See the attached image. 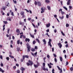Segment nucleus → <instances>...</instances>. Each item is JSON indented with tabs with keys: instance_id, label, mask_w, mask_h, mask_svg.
I'll return each instance as SVG.
<instances>
[{
	"instance_id": "obj_6",
	"label": "nucleus",
	"mask_w": 73,
	"mask_h": 73,
	"mask_svg": "<svg viewBox=\"0 0 73 73\" xmlns=\"http://www.w3.org/2000/svg\"><path fill=\"white\" fill-rule=\"evenodd\" d=\"M58 46H59V47L60 48H61L62 47V45L61 42H59V43H58Z\"/></svg>"
},
{
	"instance_id": "obj_19",
	"label": "nucleus",
	"mask_w": 73,
	"mask_h": 73,
	"mask_svg": "<svg viewBox=\"0 0 73 73\" xmlns=\"http://www.w3.org/2000/svg\"><path fill=\"white\" fill-rule=\"evenodd\" d=\"M47 8L48 9V10H50V7L49 6H48L47 7Z\"/></svg>"
},
{
	"instance_id": "obj_60",
	"label": "nucleus",
	"mask_w": 73,
	"mask_h": 73,
	"mask_svg": "<svg viewBox=\"0 0 73 73\" xmlns=\"http://www.w3.org/2000/svg\"><path fill=\"white\" fill-rule=\"evenodd\" d=\"M11 15L13 16H14V14H13V12H12L11 13Z\"/></svg>"
},
{
	"instance_id": "obj_64",
	"label": "nucleus",
	"mask_w": 73,
	"mask_h": 73,
	"mask_svg": "<svg viewBox=\"0 0 73 73\" xmlns=\"http://www.w3.org/2000/svg\"><path fill=\"white\" fill-rule=\"evenodd\" d=\"M52 52H54V48L53 47L52 48Z\"/></svg>"
},
{
	"instance_id": "obj_15",
	"label": "nucleus",
	"mask_w": 73,
	"mask_h": 73,
	"mask_svg": "<svg viewBox=\"0 0 73 73\" xmlns=\"http://www.w3.org/2000/svg\"><path fill=\"white\" fill-rule=\"evenodd\" d=\"M45 2L47 3H50V1L49 0H46Z\"/></svg>"
},
{
	"instance_id": "obj_13",
	"label": "nucleus",
	"mask_w": 73,
	"mask_h": 73,
	"mask_svg": "<svg viewBox=\"0 0 73 73\" xmlns=\"http://www.w3.org/2000/svg\"><path fill=\"white\" fill-rule=\"evenodd\" d=\"M42 68L43 70H46V69L45 68V66H43Z\"/></svg>"
},
{
	"instance_id": "obj_5",
	"label": "nucleus",
	"mask_w": 73,
	"mask_h": 73,
	"mask_svg": "<svg viewBox=\"0 0 73 73\" xmlns=\"http://www.w3.org/2000/svg\"><path fill=\"white\" fill-rule=\"evenodd\" d=\"M31 53L32 56H34V57H35L36 55H37V52H36L35 53H34V54L32 52H31Z\"/></svg>"
},
{
	"instance_id": "obj_17",
	"label": "nucleus",
	"mask_w": 73,
	"mask_h": 73,
	"mask_svg": "<svg viewBox=\"0 0 73 73\" xmlns=\"http://www.w3.org/2000/svg\"><path fill=\"white\" fill-rule=\"evenodd\" d=\"M30 36L31 37L33 38H35V36H34V35H32L31 33L30 34Z\"/></svg>"
},
{
	"instance_id": "obj_12",
	"label": "nucleus",
	"mask_w": 73,
	"mask_h": 73,
	"mask_svg": "<svg viewBox=\"0 0 73 73\" xmlns=\"http://www.w3.org/2000/svg\"><path fill=\"white\" fill-rule=\"evenodd\" d=\"M29 41H30V39H29V38H26L25 39V41L26 42H27L28 41V42H29Z\"/></svg>"
},
{
	"instance_id": "obj_18",
	"label": "nucleus",
	"mask_w": 73,
	"mask_h": 73,
	"mask_svg": "<svg viewBox=\"0 0 73 73\" xmlns=\"http://www.w3.org/2000/svg\"><path fill=\"white\" fill-rule=\"evenodd\" d=\"M16 32L17 33H20V31H19V29H17L16 30Z\"/></svg>"
},
{
	"instance_id": "obj_16",
	"label": "nucleus",
	"mask_w": 73,
	"mask_h": 73,
	"mask_svg": "<svg viewBox=\"0 0 73 73\" xmlns=\"http://www.w3.org/2000/svg\"><path fill=\"white\" fill-rule=\"evenodd\" d=\"M42 41L44 42V44L45 45V44H46V40H45V39H43V40Z\"/></svg>"
},
{
	"instance_id": "obj_24",
	"label": "nucleus",
	"mask_w": 73,
	"mask_h": 73,
	"mask_svg": "<svg viewBox=\"0 0 73 73\" xmlns=\"http://www.w3.org/2000/svg\"><path fill=\"white\" fill-rule=\"evenodd\" d=\"M3 23L5 24H7L8 23V22H7V21H3Z\"/></svg>"
},
{
	"instance_id": "obj_45",
	"label": "nucleus",
	"mask_w": 73,
	"mask_h": 73,
	"mask_svg": "<svg viewBox=\"0 0 73 73\" xmlns=\"http://www.w3.org/2000/svg\"><path fill=\"white\" fill-rule=\"evenodd\" d=\"M47 57L48 58H50V56L49 55H48L47 56Z\"/></svg>"
},
{
	"instance_id": "obj_27",
	"label": "nucleus",
	"mask_w": 73,
	"mask_h": 73,
	"mask_svg": "<svg viewBox=\"0 0 73 73\" xmlns=\"http://www.w3.org/2000/svg\"><path fill=\"white\" fill-rule=\"evenodd\" d=\"M9 56L10 57H11V58H14V57H13V56H12L11 55H10Z\"/></svg>"
},
{
	"instance_id": "obj_54",
	"label": "nucleus",
	"mask_w": 73,
	"mask_h": 73,
	"mask_svg": "<svg viewBox=\"0 0 73 73\" xmlns=\"http://www.w3.org/2000/svg\"><path fill=\"white\" fill-rule=\"evenodd\" d=\"M23 61H24V59H21V62H23Z\"/></svg>"
},
{
	"instance_id": "obj_44",
	"label": "nucleus",
	"mask_w": 73,
	"mask_h": 73,
	"mask_svg": "<svg viewBox=\"0 0 73 73\" xmlns=\"http://www.w3.org/2000/svg\"><path fill=\"white\" fill-rule=\"evenodd\" d=\"M35 43H36V41H35V40H34V41H33V44H35Z\"/></svg>"
},
{
	"instance_id": "obj_26",
	"label": "nucleus",
	"mask_w": 73,
	"mask_h": 73,
	"mask_svg": "<svg viewBox=\"0 0 73 73\" xmlns=\"http://www.w3.org/2000/svg\"><path fill=\"white\" fill-rule=\"evenodd\" d=\"M36 40L37 41V42H38V43H40V40H38V39L36 38Z\"/></svg>"
},
{
	"instance_id": "obj_61",
	"label": "nucleus",
	"mask_w": 73,
	"mask_h": 73,
	"mask_svg": "<svg viewBox=\"0 0 73 73\" xmlns=\"http://www.w3.org/2000/svg\"><path fill=\"white\" fill-rule=\"evenodd\" d=\"M28 20L29 21H30V20H31V18H28Z\"/></svg>"
},
{
	"instance_id": "obj_11",
	"label": "nucleus",
	"mask_w": 73,
	"mask_h": 73,
	"mask_svg": "<svg viewBox=\"0 0 73 73\" xmlns=\"http://www.w3.org/2000/svg\"><path fill=\"white\" fill-rule=\"evenodd\" d=\"M50 26V23H49L48 24H46V27L47 28H49V27Z\"/></svg>"
},
{
	"instance_id": "obj_2",
	"label": "nucleus",
	"mask_w": 73,
	"mask_h": 73,
	"mask_svg": "<svg viewBox=\"0 0 73 73\" xmlns=\"http://www.w3.org/2000/svg\"><path fill=\"white\" fill-rule=\"evenodd\" d=\"M51 41H52V39H49V41L48 42V45L50 46L51 48H52V45L51 44Z\"/></svg>"
},
{
	"instance_id": "obj_22",
	"label": "nucleus",
	"mask_w": 73,
	"mask_h": 73,
	"mask_svg": "<svg viewBox=\"0 0 73 73\" xmlns=\"http://www.w3.org/2000/svg\"><path fill=\"white\" fill-rule=\"evenodd\" d=\"M59 18L61 20H62V19H64V16L63 15L62 17H59Z\"/></svg>"
},
{
	"instance_id": "obj_33",
	"label": "nucleus",
	"mask_w": 73,
	"mask_h": 73,
	"mask_svg": "<svg viewBox=\"0 0 73 73\" xmlns=\"http://www.w3.org/2000/svg\"><path fill=\"white\" fill-rule=\"evenodd\" d=\"M54 61L55 62H57V59H56V58H54Z\"/></svg>"
},
{
	"instance_id": "obj_3",
	"label": "nucleus",
	"mask_w": 73,
	"mask_h": 73,
	"mask_svg": "<svg viewBox=\"0 0 73 73\" xmlns=\"http://www.w3.org/2000/svg\"><path fill=\"white\" fill-rule=\"evenodd\" d=\"M26 45L27 46V48L28 50L29 51V52H30V51L31 50H30V49H31V46L29 45V44H26Z\"/></svg>"
},
{
	"instance_id": "obj_23",
	"label": "nucleus",
	"mask_w": 73,
	"mask_h": 73,
	"mask_svg": "<svg viewBox=\"0 0 73 73\" xmlns=\"http://www.w3.org/2000/svg\"><path fill=\"white\" fill-rule=\"evenodd\" d=\"M34 66L35 68H38V65H37L34 64Z\"/></svg>"
},
{
	"instance_id": "obj_63",
	"label": "nucleus",
	"mask_w": 73,
	"mask_h": 73,
	"mask_svg": "<svg viewBox=\"0 0 73 73\" xmlns=\"http://www.w3.org/2000/svg\"><path fill=\"white\" fill-rule=\"evenodd\" d=\"M35 49H37V46H35Z\"/></svg>"
},
{
	"instance_id": "obj_20",
	"label": "nucleus",
	"mask_w": 73,
	"mask_h": 73,
	"mask_svg": "<svg viewBox=\"0 0 73 73\" xmlns=\"http://www.w3.org/2000/svg\"><path fill=\"white\" fill-rule=\"evenodd\" d=\"M60 61H62V60L63 59H62V57H60Z\"/></svg>"
},
{
	"instance_id": "obj_25",
	"label": "nucleus",
	"mask_w": 73,
	"mask_h": 73,
	"mask_svg": "<svg viewBox=\"0 0 73 73\" xmlns=\"http://www.w3.org/2000/svg\"><path fill=\"white\" fill-rule=\"evenodd\" d=\"M13 1L14 4H17V1H15L14 0H13Z\"/></svg>"
},
{
	"instance_id": "obj_7",
	"label": "nucleus",
	"mask_w": 73,
	"mask_h": 73,
	"mask_svg": "<svg viewBox=\"0 0 73 73\" xmlns=\"http://www.w3.org/2000/svg\"><path fill=\"white\" fill-rule=\"evenodd\" d=\"M41 10L42 11L41 12V13H42L44 12V11H45V9H43V7H42L41 8Z\"/></svg>"
},
{
	"instance_id": "obj_42",
	"label": "nucleus",
	"mask_w": 73,
	"mask_h": 73,
	"mask_svg": "<svg viewBox=\"0 0 73 73\" xmlns=\"http://www.w3.org/2000/svg\"><path fill=\"white\" fill-rule=\"evenodd\" d=\"M66 17L67 19H68L69 18V15H66Z\"/></svg>"
},
{
	"instance_id": "obj_38",
	"label": "nucleus",
	"mask_w": 73,
	"mask_h": 73,
	"mask_svg": "<svg viewBox=\"0 0 73 73\" xmlns=\"http://www.w3.org/2000/svg\"><path fill=\"white\" fill-rule=\"evenodd\" d=\"M6 59H7V60L9 61V57H6Z\"/></svg>"
},
{
	"instance_id": "obj_47",
	"label": "nucleus",
	"mask_w": 73,
	"mask_h": 73,
	"mask_svg": "<svg viewBox=\"0 0 73 73\" xmlns=\"http://www.w3.org/2000/svg\"><path fill=\"white\" fill-rule=\"evenodd\" d=\"M35 5H37V1H35Z\"/></svg>"
},
{
	"instance_id": "obj_59",
	"label": "nucleus",
	"mask_w": 73,
	"mask_h": 73,
	"mask_svg": "<svg viewBox=\"0 0 73 73\" xmlns=\"http://www.w3.org/2000/svg\"><path fill=\"white\" fill-rule=\"evenodd\" d=\"M16 66H18V67H19V65L18 64H16Z\"/></svg>"
},
{
	"instance_id": "obj_50",
	"label": "nucleus",
	"mask_w": 73,
	"mask_h": 73,
	"mask_svg": "<svg viewBox=\"0 0 73 73\" xmlns=\"http://www.w3.org/2000/svg\"><path fill=\"white\" fill-rule=\"evenodd\" d=\"M11 44H13V40H11Z\"/></svg>"
},
{
	"instance_id": "obj_21",
	"label": "nucleus",
	"mask_w": 73,
	"mask_h": 73,
	"mask_svg": "<svg viewBox=\"0 0 73 73\" xmlns=\"http://www.w3.org/2000/svg\"><path fill=\"white\" fill-rule=\"evenodd\" d=\"M31 50L32 52H35V48H32L31 49Z\"/></svg>"
},
{
	"instance_id": "obj_32",
	"label": "nucleus",
	"mask_w": 73,
	"mask_h": 73,
	"mask_svg": "<svg viewBox=\"0 0 73 73\" xmlns=\"http://www.w3.org/2000/svg\"><path fill=\"white\" fill-rule=\"evenodd\" d=\"M66 27H69V25L68 23H66Z\"/></svg>"
},
{
	"instance_id": "obj_57",
	"label": "nucleus",
	"mask_w": 73,
	"mask_h": 73,
	"mask_svg": "<svg viewBox=\"0 0 73 73\" xmlns=\"http://www.w3.org/2000/svg\"><path fill=\"white\" fill-rule=\"evenodd\" d=\"M62 3H63V2L62 1H60V3L62 5H63V4H62Z\"/></svg>"
},
{
	"instance_id": "obj_31",
	"label": "nucleus",
	"mask_w": 73,
	"mask_h": 73,
	"mask_svg": "<svg viewBox=\"0 0 73 73\" xmlns=\"http://www.w3.org/2000/svg\"><path fill=\"white\" fill-rule=\"evenodd\" d=\"M7 8V7H3L2 9H3V10H4V11H5V9Z\"/></svg>"
},
{
	"instance_id": "obj_58",
	"label": "nucleus",
	"mask_w": 73,
	"mask_h": 73,
	"mask_svg": "<svg viewBox=\"0 0 73 73\" xmlns=\"http://www.w3.org/2000/svg\"><path fill=\"white\" fill-rule=\"evenodd\" d=\"M8 19H9L8 20L9 21H11V19L10 18V17H8Z\"/></svg>"
},
{
	"instance_id": "obj_55",
	"label": "nucleus",
	"mask_w": 73,
	"mask_h": 73,
	"mask_svg": "<svg viewBox=\"0 0 73 73\" xmlns=\"http://www.w3.org/2000/svg\"><path fill=\"white\" fill-rule=\"evenodd\" d=\"M0 58L1 59H3V56H2V55H1L0 56Z\"/></svg>"
},
{
	"instance_id": "obj_52",
	"label": "nucleus",
	"mask_w": 73,
	"mask_h": 73,
	"mask_svg": "<svg viewBox=\"0 0 73 73\" xmlns=\"http://www.w3.org/2000/svg\"><path fill=\"white\" fill-rule=\"evenodd\" d=\"M43 66H45V63H43Z\"/></svg>"
},
{
	"instance_id": "obj_34",
	"label": "nucleus",
	"mask_w": 73,
	"mask_h": 73,
	"mask_svg": "<svg viewBox=\"0 0 73 73\" xmlns=\"http://www.w3.org/2000/svg\"><path fill=\"white\" fill-rule=\"evenodd\" d=\"M17 44H20V40H18L17 41Z\"/></svg>"
},
{
	"instance_id": "obj_29",
	"label": "nucleus",
	"mask_w": 73,
	"mask_h": 73,
	"mask_svg": "<svg viewBox=\"0 0 73 73\" xmlns=\"http://www.w3.org/2000/svg\"><path fill=\"white\" fill-rule=\"evenodd\" d=\"M20 70H17V73H20Z\"/></svg>"
},
{
	"instance_id": "obj_28",
	"label": "nucleus",
	"mask_w": 73,
	"mask_h": 73,
	"mask_svg": "<svg viewBox=\"0 0 73 73\" xmlns=\"http://www.w3.org/2000/svg\"><path fill=\"white\" fill-rule=\"evenodd\" d=\"M70 70L72 71H72H73V67H71L70 68Z\"/></svg>"
},
{
	"instance_id": "obj_36",
	"label": "nucleus",
	"mask_w": 73,
	"mask_h": 73,
	"mask_svg": "<svg viewBox=\"0 0 73 73\" xmlns=\"http://www.w3.org/2000/svg\"><path fill=\"white\" fill-rule=\"evenodd\" d=\"M25 57L26 58H29V56L28 55H25Z\"/></svg>"
},
{
	"instance_id": "obj_14",
	"label": "nucleus",
	"mask_w": 73,
	"mask_h": 73,
	"mask_svg": "<svg viewBox=\"0 0 73 73\" xmlns=\"http://www.w3.org/2000/svg\"><path fill=\"white\" fill-rule=\"evenodd\" d=\"M20 14H21V15H22V16L23 15H24V12L23 11H22L20 13Z\"/></svg>"
},
{
	"instance_id": "obj_48",
	"label": "nucleus",
	"mask_w": 73,
	"mask_h": 73,
	"mask_svg": "<svg viewBox=\"0 0 73 73\" xmlns=\"http://www.w3.org/2000/svg\"><path fill=\"white\" fill-rule=\"evenodd\" d=\"M65 46L66 48H68V44H66L65 45Z\"/></svg>"
},
{
	"instance_id": "obj_37",
	"label": "nucleus",
	"mask_w": 73,
	"mask_h": 73,
	"mask_svg": "<svg viewBox=\"0 0 73 73\" xmlns=\"http://www.w3.org/2000/svg\"><path fill=\"white\" fill-rule=\"evenodd\" d=\"M25 55H23V60H24V59H25Z\"/></svg>"
},
{
	"instance_id": "obj_56",
	"label": "nucleus",
	"mask_w": 73,
	"mask_h": 73,
	"mask_svg": "<svg viewBox=\"0 0 73 73\" xmlns=\"http://www.w3.org/2000/svg\"><path fill=\"white\" fill-rule=\"evenodd\" d=\"M62 72V69L61 68L60 69V73H61Z\"/></svg>"
},
{
	"instance_id": "obj_43",
	"label": "nucleus",
	"mask_w": 73,
	"mask_h": 73,
	"mask_svg": "<svg viewBox=\"0 0 73 73\" xmlns=\"http://www.w3.org/2000/svg\"><path fill=\"white\" fill-rule=\"evenodd\" d=\"M17 51H19L20 50V48H19V47H18L17 48Z\"/></svg>"
},
{
	"instance_id": "obj_30",
	"label": "nucleus",
	"mask_w": 73,
	"mask_h": 73,
	"mask_svg": "<svg viewBox=\"0 0 73 73\" xmlns=\"http://www.w3.org/2000/svg\"><path fill=\"white\" fill-rule=\"evenodd\" d=\"M63 8H64V9H66V11H68V9H67V8H66V7H65V6H64L63 7Z\"/></svg>"
},
{
	"instance_id": "obj_40",
	"label": "nucleus",
	"mask_w": 73,
	"mask_h": 73,
	"mask_svg": "<svg viewBox=\"0 0 73 73\" xmlns=\"http://www.w3.org/2000/svg\"><path fill=\"white\" fill-rule=\"evenodd\" d=\"M9 31H10V29H8L7 31V33H8V34H9Z\"/></svg>"
},
{
	"instance_id": "obj_46",
	"label": "nucleus",
	"mask_w": 73,
	"mask_h": 73,
	"mask_svg": "<svg viewBox=\"0 0 73 73\" xmlns=\"http://www.w3.org/2000/svg\"><path fill=\"white\" fill-rule=\"evenodd\" d=\"M32 24L33 26H34V27L35 28H36V26H35V25H34L33 23H32Z\"/></svg>"
},
{
	"instance_id": "obj_49",
	"label": "nucleus",
	"mask_w": 73,
	"mask_h": 73,
	"mask_svg": "<svg viewBox=\"0 0 73 73\" xmlns=\"http://www.w3.org/2000/svg\"><path fill=\"white\" fill-rule=\"evenodd\" d=\"M58 69L59 70H61V69H60V67H59V66H57Z\"/></svg>"
},
{
	"instance_id": "obj_10",
	"label": "nucleus",
	"mask_w": 73,
	"mask_h": 73,
	"mask_svg": "<svg viewBox=\"0 0 73 73\" xmlns=\"http://www.w3.org/2000/svg\"><path fill=\"white\" fill-rule=\"evenodd\" d=\"M9 4V2H8V1L6 2L5 3V5H6V6L7 7H9V6L8 5Z\"/></svg>"
},
{
	"instance_id": "obj_51",
	"label": "nucleus",
	"mask_w": 73,
	"mask_h": 73,
	"mask_svg": "<svg viewBox=\"0 0 73 73\" xmlns=\"http://www.w3.org/2000/svg\"><path fill=\"white\" fill-rule=\"evenodd\" d=\"M61 33L62 35L63 36H65V35L64 34V33L62 32V31H61Z\"/></svg>"
},
{
	"instance_id": "obj_39",
	"label": "nucleus",
	"mask_w": 73,
	"mask_h": 73,
	"mask_svg": "<svg viewBox=\"0 0 73 73\" xmlns=\"http://www.w3.org/2000/svg\"><path fill=\"white\" fill-rule=\"evenodd\" d=\"M54 72V69H53L52 70V73H55V72Z\"/></svg>"
},
{
	"instance_id": "obj_41",
	"label": "nucleus",
	"mask_w": 73,
	"mask_h": 73,
	"mask_svg": "<svg viewBox=\"0 0 73 73\" xmlns=\"http://www.w3.org/2000/svg\"><path fill=\"white\" fill-rule=\"evenodd\" d=\"M54 56V57H57V56L56 55V54H53Z\"/></svg>"
},
{
	"instance_id": "obj_62",
	"label": "nucleus",
	"mask_w": 73,
	"mask_h": 73,
	"mask_svg": "<svg viewBox=\"0 0 73 73\" xmlns=\"http://www.w3.org/2000/svg\"><path fill=\"white\" fill-rule=\"evenodd\" d=\"M47 32H49V29H48L46 30Z\"/></svg>"
},
{
	"instance_id": "obj_35",
	"label": "nucleus",
	"mask_w": 73,
	"mask_h": 73,
	"mask_svg": "<svg viewBox=\"0 0 73 73\" xmlns=\"http://www.w3.org/2000/svg\"><path fill=\"white\" fill-rule=\"evenodd\" d=\"M61 13L62 14V15H64V14H65V13H64V12L62 11L61 12Z\"/></svg>"
},
{
	"instance_id": "obj_1",
	"label": "nucleus",
	"mask_w": 73,
	"mask_h": 73,
	"mask_svg": "<svg viewBox=\"0 0 73 73\" xmlns=\"http://www.w3.org/2000/svg\"><path fill=\"white\" fill-rule=\"evenodd\" d=\"M28 62H27L26 63V64L27 66H29V65H30L31 66V67H32V66L33 64V62L32 61H31L30 60H28ZM29 63H30V64Z\"/></svg>"
},
{
	"instance_id": "obj_53",
	"label": "nucleus",
	"mask_w": 73,
	"mask_h": 73,
	"mask_svg": "<svg viewBox=\"0 0 73 73\" xmlns=\"http://www.w3.org/2000/svg\"><path fill=\"white\" fill-rule=\"evenodd\" d=\"M25 17V16L24 15H22V18H24Z\"/></svg>"
},
{
	"instance_id": "obj_9",
	"label": "nucleus",
	"mask_w": 73,
	"mask_h": 73,
	"mask_svg": "<svg viewBox=\"0 0 73 73\" xmlns=\"http://www.w3.org/2000/svg\"><path fill=\"white\" fill-rule=\"evenodd\" d=\"M67 0L68 1L67 3V5H70V0Z\"/></svg>"
},
{
	"instance_id": "obj_4",
	"label": "nucleus",
	"mask_w": 73,
	"mask_h": 73,
	"mask_svg": "<svg viewBox=\"0 0 73 73\" xmlns=\"http://www.w3.org/2000/svg\"><path fill=\"white\" fill-rule=\"evenodd\" d=\"M21 70H22V73H23L24 72V71L25 70V68L22 67L21 68Z\"/></svg>"
},
{
	"instance_id": "obj_8",
	"label": "nucleus",
	"mask_w": 73,
	"mask_h": 73,
	"mask_svg": "<svg viewBox=\"0 0 73 73\" xmlns=\"http://www.w3.org/2000/svg\"><path fill=\"white\" fill-rule=\"evenodd\" d=\"M37 4L39 6V7H41V3L40 2H37Z\"/></svg>"
}]
</instances>
